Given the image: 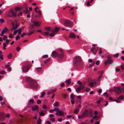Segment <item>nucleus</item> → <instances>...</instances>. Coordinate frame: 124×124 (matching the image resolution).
I'll use <instances>...</instances> for the list:
<instances>
[{"label":"nucleus","mask_w":124,"mask_h":124,"mask_svg":"<svg viewBox=\"0 0 124 124\" xmlns=\"http://www.w3.org/2000/svg\"><path fill=\"white\" fill-rule=\"evenodd\" d=\"M81 89L79 88H77L76 89V91L78 93L80 92Z\"/></svg>","instance_id":"2f4dec72"},{"label":"nucleus","mask_w":124,"mask_h":124,"mask_svg":"<svg viewBox=\"0 0 124 124\" xmlns=\"http://www.w3.org/2000/svg\"><path fill=\"white\" fill-rule=\"evenodd\" d=\"M124 98V96L123 95H121L118 98H117V99H121L122 100Z\"/></svg>","instance_id":"72a5a7b5"},{"label":"nucleus","mask_w":124,"mask_h":124,"mask_svg":"<svg viewBox=\"0 0 124 124\" xmlns=\"http://www.w3.org/2000/svg\"><path fill=\"white\" fill-rule=\"evenodd\" d=\"M91 90V89L89 88H87L86 89V91L87 92H89Z\"/></svg>","instance_id":"13d9d810"},{"label":"nucleus","mask_w":124,"mask_h":124,"mask_svg":"<svg viewBox=\"0 0 124 124\" xmlns=\"http://www.w3.org/2000/svg\"><path fill=\"white\" fill-rule=\"evenodd\" d=\"M26 33H23L21 35V37H23L24 36H25L26 34Z\"/></svg>","instance_id":"338daca9"},{"label":"nucleus","mask_w":124,"mask_h":124,"mask_svg":"<svg viewBox=\"0 0 124 124\" xmlns=\"http://www.w3.org/2000/svg\"><path fill=\"white\" fill-rule=\"evenodd\" d=\"M64 83H62L60 85V86L61 87H63L64 86Z\"/></svg>","instance_id":"e2e57ef3"},{"label":"nucleus","mask_w":124,"mask_h":124,"mask_svg":"<svg viewBox=\"0 0 124 124\" xmlns=\"http://www.w3.org/2000/svg\"><path fill=\"white\" fill-rule=\"evenodd\" d=\"M39 9V8L37 6L36 7L34 8V10L36 12V13L38 12V11H37V9Z\"/></svg>","instance_id":"5fc2aeb1"},{"label":"nucleus","mask_w":124,"mask_h":124,"mask_svg":"<svg viewBox=\"0 0 124 124\" xmlns=\"http://www.w3.org/2000/svg\"><path fill=\"white\" fill-rule=\"evenodd\" d=\"M8 30V29L7 28H4V30H2L0 34V35L1 36L3 35V34L6 32H7Z\"/></svg>","instance_id":"f8f14e48"},{"label":"nucleus","mask_w":124,"mask_h":124,"mask_svg":"<svg viewBox=\"0 0 124 124\" xmlns=\"http://www.w3.org/2000/svg\"><path fill=\"white\" fill-rule=\"evenodd\" d=\"M36 70L38 72L40 71L41 70V68L39 67L36 68Z\"/></svg>","instance_id":"58836bf2"},{"label":"nucleus","mask_w":124,"mask_h":124,"mask_svg":"<svg viewBox=\"0 0 124 124\" xmlns=\"http://www.w3.org/2000/svg\"><path fill=\"white\" fill-rule=\"evenodd\" d=\"M52 33L49 34V35L51 37H53L54 36V34L55 33H53L52 32Z\"/></svg>","instance_id":"3c124183"},{"label":"nucleus","mask_w":124,"mask_h":124,"mask_svg":"<svg viewBox=\"0 0 124 124\" xmlns=\"http://www.w3.org/2000/svg\"><path fill=\"white\" fill-rule=\"evenodd\" d=\"M111 56L109 55L107 57V60H106L104 62V64L106 65L107 63L110 64L113 61L112 60H111Z\"/></svg>","instance_id":"0eeeda50"},{"label":"nucleus","mask_w":124,"mask_h":124,"mask_svg":"<svg viewBox=\"0 0 124 124\" xmlns=\"http://www.w3.org/2000/svg\"><path fill=\"white\" fill-rule=\"evenodd\" d=\"M121 67L122 70H123L124 69V63L121 65Z\"/></svg>","instance_id":"49530a36"},{"label":"nucleus","mask_w":124,"mask_h":124,"mask_svg":"<svg viewBox=\"0 0 124 124\" xmlns=\"http://www.w3.org/2000/svg\"><path fill=\"white\" fill-rule=\"evenodd\" d=\"M50 120L52 122H54L55 121V119L54 118H50Z\"/></svg>","instance_id":"79ce46f5"},{"label":"nucleus","mask_w":124,"mask_h":124,"mask_svg":"<svg viewBox=\"0 0 124 124\" xmlns=\"http://www.w3.org/2000/svg\"><path fill=\"white\" fill-rule=\"evenodd\" d=\"M103 95L106 96L107 97H108V95L107 92H105L103 93Z\"/></svg>","instance_id":"bf43d9fd"},{"label":"nucleus","mask_w":124,"mask_h":124,"mask_svg":"<svg viewBox=\"0 0 124 124\" xmlns=\"http://www.w3.org/2000/svg\"><path fill=\"white\" fill-rule=\"evenodd\" d=\"M32 22L33 23V25L37 27H39L40 25V23L39 21H33Z\"/></svg>","instance_id":"9d476101"},{"label":"nucleus","mask_w":124,"mask_h":124,"mask_svg":"<svg viewBox=\"0 0 124 124\" xmlns=\"http://www.w3.org/2000/svg\"><path fill=\"white\" fill-rule=\"evenodd\" d=\"M41 120L40 118L39 117L37 120V124H40L41 123Z\"/></svg>","instance_id":"393cba45"},{"label":"nucleus","mask_w":124,"mask_h":124,"mask_svg":"<svg viewBox=\"0 0 124 124\" xmlns=\"http://www.w3.org/2000/svg\"><path fill=\"white\" fill-rule=\"evenodd\" d=\"M114 90L118 94H119L122 92V91L123 90V92L124 93V89L122 88L121 90L120 88L118 87H114Z\"/></svg>","instance_id":"423d86ee"},{"label":"nucleus","mask_w":124,"mask_h":124,"mask_svg":"<svg viewBox=\"0 0 124 124\" xmlns=\"http://www.w3.org/2000/svg\"><path fill=\"white\" fill-rule=\"evenodd\" d=\"M99 117H98L97 116H94L93 118V119H94L96 118H97L96 119V120H97V119H98L99 118Z\"/></svg>","instance_id":"ea45409f"},{"label":"nucleus","mask_w":124,"mask_h":124,"mask_svg":"<svg viewBox=\"0 0 124 124\" xmlns=\"http://www.w3.org/2000/svg\"><path fill=\"white\" fill-rule=\"evenodd\" d=\"M71 79H69L66 80L65 82L68 85L70 84L71 82Z\"/></svg>","instance_id":"5701e85b"},{"label":"nucleus","mask_w":124,"mask_h":124,"mask_svg":"<svg viewBox=\"0 0 124 124\" xmlns=\"http://www.w3.org/2000/svg\"><path fill=\"white\" fill-rule=\"evenodd\" d=\"M51 56L53 57H57L60 60L63 58L64 55L62 50V49H60L57 53L55 51H53L52 53Z\"/></svg>","instance_id":"f03ea898"},{"label":"nucleus","mask_w":124,"mask_h":124,"mask_svg":"<svg viewBox=\"0 0 124 124\" xmlns=\"http://www.w3.org/2000/svg\"><path fill=\"white\" fill-rule=\"evenodd\" d=\"M98 48H99V47H96V48L95 49V52H93V53L94 54H95L97 52V51L99 50V49H98Z\"/></svg>","instance_id":"473e14b6"},{"label":"nucleus","mask_w":124,"mask_h":124,"mask_svg":"<svg viewBox=\"0 0 124 124\" xmlns=\"http://www.w3.org/2000/svg\"><path fill=\"white\" fill-rule=\"evenodd\" d=\"M0 21L2 23H3L5 22V21L3 19H0Z\"/></svg>","instance_id":"0e129e2a"},{"label":"nucleus","mask_w":124,"mask_h":124,"mask_svg":"<svg viewBox=\"0 0 124 124\" xmlns=\"http://www.w3.org/2000/svg\"><path fill=\"white\" fill-rule=\"evenodd\" d=\"M48 57V56L47 55H43L42 57V58H47Z\"/></svg>","instance_id":"603ef678"},{"label":"nucleus","mask_w":124,"mask_h":124,"mask_svg":"<svg viewBox=\"0 0 124 124\" xmlns=\"http://www.w3.org/2000/svg\"><path fill=\"white\" fill-rule=\"evenodd\" d=\"M26 81L29 83V86L33 89H37L39 87L38 84L35 81L29 77L26 78Z\"/></svg>","instance_id":"f257e3e1"},{"label":"nucleus","mask_w":124,"mask_h":124,"mask_svg":"<svg viewBox=\"0 0 124 124\" xmlns=\"http://www.w3.org/2000/svg\"><path fill=\"white\" fill-rule=\"evenodd\" d=\"M69 37L74 39L76 38V36L73 33H71L70 34Z\"/></svg>","instance_id":"ddd939ff"},{"label":"nucleus","mask_w":124,"mask_h":124,"mask_svg":"<svg viewBox=\"0 0 124 124\" xmlns=\"http://www.w3.org/2000/svg\"><path fill=\"white\" fill-rule=\"evenodd\" d=\"M58 103L57 102H55L54 105L55 107H57L58 106Z\"/></svg>","instance_id":"de8ad7c7"},{"label":"nucleus","mask_w":124,"mask_h":124,"mask_svg":"<svg viewBox=\"0 0 124 124\" xmlns=\"http://www.w3.org/2000/svg\"><path fill=\"white\" fill-rule=\"evenodd\" d=\"M8 38V37L6 35H4L3 38V40H5L6 39H7Z\"/></svg>","instance_id":"09e8293b"},{"label":"nucleus","mask_w":124,"mask_h":124,"mask_svg":"<svg viewBox=\"0 0 124 124\" xmlns=\"http://www.w3.org/2000/svg\"><path fill=\"white\" fill-rule=\"evenodd\" d=\"M86 117V116H85L84 115H83V114L81 115H79L78 116V118L79 119H81L83 118H85Z\"/></svg>","instance_id":"412c9836"},{"label":"nucleus","mask_w":124,"mask_h":124,"mask_svg":"<svg viewBox=\"0 0 124 124\" xmlns=\"http://www.w3.org/2000/svg\"><path fill=\"white\" fill-rule=\"evenodd\" d=\"M47 111V110H42L41 112H39V115L40 116H43L46 114Z\"/></svg>","instance_id":"1a4fd4ad"},{"label":"nucleus","mask_w":124,"mask_h":124,"mask_svg":"<svg viewBox=\"0 0 124 124\" xmlns=\"http://www.w3.org/2000/svg\"><path fill=\"white\" fill-rule=\"evenodd\" d=\"M30 68V67L29 65L26 66L22 69V70L24 72H27Z\"/></svg>","instance_id":"6e6552de"},{"label":"nucleus","mask_w":124,"mask_h":124,"mask_svg":"<svg viewBox=\"0 0 124 124\" xmlns=\"http://www.w3.org/2000/svg\"><path fill=\"white\" fill-rule=\"evenodd\" d=\"M5 71H2L0 72V74H4L5 73Z\"/></svg>","instance_id":"6e6d98bb"},{"label":"nucleus","mask_w":124,"mask_h":124,"mask_svg":"<svg viewBox=\"0 0 124 124\" xmlns=\"http://www.w3.org/2000/svg\"><path fill=\"white\" fill-rule=\"evenodd\" d=\"M62 95L63 98L65 99H66V98L67 96V94L65 93H62Z\"/></svg>","instance_id":"c756f323"},{"label":"nucleus","mask_w":124,"mask_h":124,"mask_svg":"<svg viewBox=\"0 0 124 124\" xmlns=\"http://www.w3.org/2000/svg\"><path fill=\"white\" fill-rule=\"evenodd\" d=\"M43 108L44 109H47V107L45 104H44L43 105Z\"/></svg>","instance_id":"8fccbe9b"},{"label":"nucleus","mask_w":124,"mask_h":124,"mask_svg":"<svg viewBox=\"0 0 124 124\" xmlns=\"http://www.w3.org/2000/svg\"><path fill=\"white\" fill-rule=\"evenodd\" d=\"M85 116L87 117L88 116V110L87 109H86L85 110L84 112L83 113Z\"/></svg>","instance_id":"dca6fc26"},{"label":"nucleus","mask_w":124,"mask_h":124,"mask_svg":"<svg viewBox=\"0 0 124 124\" xmlns=\"http://www.w3.org/2000/svg\"><path fill=\"white\" fill-rule=\"evenodd\" d=\"M24 12L25 13L27 14L30 12L27 9V8H26L25 9L23 10Z\"/></svg>","instance_id":"4be33fe9"},{"label":"nucleus","mask_w":124,"mask_h":124,"mask_svg":"<svg viewBox=\"0 0 124 124\" xmlns=\"http://www.w3.org/2000/svg\"><path fill=\"white\" fill-rule=\"evenodd\" d=\"M18 34L20 35L21 34L22 30H21V29H19L18 30Z\"/></svg>","instance_id":"a19ab883"},{"label":"nucleus","mask_w":124,"mask_h":124,"mask_svg":"<svg viewBox=\"0 0 124 124\" xmlns=\"http://www.w3.org/2000/svg\"><path fill=\"white\" fill-rule=\"evenodd\" d=\"M96 48V47L95 48L94 47H92L91 49V51L93 52L94 51Z\"/></svg>","instance_id":"864d4df0"},{"label":"nucleus","mask_w":124,"mask_h":124,"mask_svg":"<svg viewBox=\"0 0 124 124\" xmlns=\"http://www.w3.org/2000/svg\"><path fill=\"white\" fill-rule=\"evenodd\" d=\"M81 61V59L80 56H75L73 59V64L75 66H78L80 65Z\"/></svg>","instance_id":"7ed1b4c3"},{"label":"nucleus","mask_w":124,"mask_h":124,"mask_svg":"<svg viewBox=\"0 0 124 124\" xmlns=\"http://www.w3.org/2000/svg\"><path fill=\"white\" fill-rule=\"evenodd\" d=\"M98 49H99L98 50L99 51V54H101L102 53V48L99 47V48H98Z\"/></svg>","instance_id":"7c9ffc66"},{"label":"nucleus","mask_w":124,"mask_h":124,"mask_svg":"<svg viewBox=\"0 0 124 124\" xmlns=\"http://www.w3.org/2000/svg\"><path fill=\"white\" fill-rule=\"evenodd\" d=\"M70 98L72 100L74 99V96L72 93L71 94L70 96Z\"/></svg>","instance_id":"f704fd0d"},{"label":"nucleus","mask_w":124,"mask_h":124,"mask_svg":"<svg viewBox=\"0 0 124 124\" xmlns=\"http://www.w3.org/2000/svg\"><path fill=\"white\" fill-rule=\"evenodd\" d=\"M12 56V54L11 53L8 56V59H10Z\"/></svg>","instance_id":"4c0bfd02"},{"label":"nucleus","mask_w":124,"mask_h":124,"mask_svg":"<svg viewBox=\"0 0 124 124\" xmlns=\"http://www.w3.org/2000/svg\"><path fill=\"white\" fill-rule=\"evenodd\" d=\"M23 119H19L18 122V124H21L23 122Z\"/></svg>","instance_id":"a878e982"},{"label":"nucleus","mask_w":124,"mask_h":124,"mask_svg":"<svg viewBox=\"0 0 124 124\" xmlns=\"http://www.w3.org/2000/svg\"><path fill=\"white\" fill-rule=\"evenodd\" d=\"M59 28H58L57 27H55L54 30H53L52 31V32L53 33H55V32H57L59 30Z\"/></svg>","instance_id":"a211bd4d"},{"label":"nucleus","mask_w":124,"mask_h":124,"mask_svg":"<svg viewBox=\"0 0 124 124\" xmlns=\"http://www.w3.org/2000/svg\"><path fill=\"white\" fill-rule=\"evenodd\" d=\"M45 92H43L42 93V94L41 95V97H42L44 96L45 95Z\"/></svg>","instance_id":"052dcab7"},{"label":"nucleus","mask_w":124,"mask_h":124,"mask_svg":"<svg viewBox=\"0 0 124 124\" xmlns=\"http://www.w3.org/2000/svg\"><path fill=\"white\" fill-rule=\"evenodd\" d=\"M86 5L88 6H90V3L89 1H88L87 2V3Z\"/></svg>","instance_id":"774afa93"},{"label":"nucleus","mask_w":124,"mask_h":124,"mask_svg":"<svg viewBox=\"0 0 124 124\" xmlns=\"http://www.w3.org/2000/svg\"><path fill=\"white\" fill-rule=\"evenodd\" d=\"M37 103L38 104H39L41 103V101L40 100H38L37 101Z\"/></svg>","instance_id":"680f3d73"},{"label":"nucleus","mask_w":124,"mask_h":124,"mask_svg":"<svg viewBox=\"0 0 124 124\" xmlns=\"http://www.w3.org/2000/svg\"><path fill=\"white\" fill-rule=\"evenodd\" d=\"M18 32V30H15L14 31V32L13 33V34L15 35H16V33H17V32Z\"/></svg>","instance_id":"4d7b16f0"},{"label":"nucleus","mask_w":124,"mask_h":124,"mask_svg":"<svg viewBox=\"0 0 124 124\" xmlns=\"http://www.w3.org/2000/svg\"><path fill=\"white\" fill-rule=\"evenodd\" d=\"M45 29L46 31H52V30L49 27H45Z\"/></svg>","instance_id":"6ab92c4d"},{"label":"nucleus","mask_w":124,"mask_h":124,"mask_svg":"<svg viewBox=\"0 0 124 124\" xmlns=\"http://www.w3.org/2000/svg\"><path fill=\"white\" fill-rule=\"evenodd\" d=\"M12 25V31H13V30H15L17 29L19 26V25L18 24H16L15 26V24L13 23Z\"/></svg>","instance_id":"2eb2a0df"},{"label":"nucleus","mask_w":124,"mask_h":124,"mask_svg":"<svg viewBox=\"0 0 124 124\" xmlns=\"http://www.w3.org/2000/svg\"><path fill=\"white\" fill-rule=\"evenodd\" d=\"M54 111L58 112L59 111V108H54Z\"/></svg>","instance_id":"37998d69"},{"label":"nucleus","mask_w":124,"mask_h":124,"mask_svg":"<svg viewBox=\"0 0 124 124\" xmlns=\"http://www.w3.org/2000/svg\"><path fill=\"white\" fill-rule=\"evenodd\" d=\"M51 59V58L49 57L48 59L45 60L44 61L45 63H47Z\"/></svg>","instance_id":"c85d7f7f"},{"label":"nucleus","mask_w":124,"mask_h":124,"mask_svg":"<svg viewBox=\"0 0 124 124\" xmlns=\"http://www.w3.org/2000/svg\"><path fill=\"white\" fill-rule=\"evenodd\" d=\"M14 36L12 34H10L9 35V37L11 38H14Z\"/></svg>","instance_id":"c03bdc74"},{"label":"nucleus","mask_w":124,"mask_h":124,"mask_svg":"<svg viewBox=\"0 0 124 124\" xmlns=\"http://www.w3.org/2000/svg\"><path fill=\"white\" fill-rule=\"evenodd\" d=\"M79 110L78 109H76L74 112V113L75 114H77L79 111Z\"/></svg>","instance_id":"c9c22d12"},{"label":"nucleus","mask_w":124,"mask_h":124,"mask_svg":"<svg viewBox=\"0 0 124 124\" xmlns=\"http://www.w3.org/2000/svg\"><path fill=\"white\" fill-rule=\"evenodd\" d=\"M85 83H83L81 84L79 86V88L81 90L84 88V86H85Z\"/></svg>","instance_id":"f3484780"},{"label":"nucleus","mask_w":124,"mask_h":124,"mask_svg":"<svg viewBox=\"0 0 124 124\" xmlns=\"http://www.w3.org/2000/svg\"><path fill=\"white\" fill-rule=\"evenodd\" d=\"M35 31V30H33V31H32L31 32H29L28 34V35H30L31 34L33 33Z\"/></svg>","instance_id":"e433bc0d"},{"label":"nucleus","mask_w":124,"mask_h":124,"mask_svg":"<svg viewBox=\"0 0 124 124\" xmlns=\"http://www.w3.org/2000/svg\"><path fill=\"white\" fill-rule=\"evenodd\" d=\"M8 16L10 17H16L17 16L16 13L14 10L13 9H11L9 12Z\"/></svg>","instance_id":"20e7f679"},{"label":"nucleus","mask_w":124,"mask_h":124,"mask_svg":"<svg viewBox=\"0 0 124 124\" xmlns=\"http://www.w3.org/2000/svg\"><path fill=\"white\" fill-rule=\"evenodd\" d=\"M56 115H59L60 116H63L64 115V113L63 112L59 110L56 113Z\"/></svg>","instance_id":"9b49d317"},{"label":"nucleus","mask_w":124,"mask_h":124,"mask_svg":"<svg viewBox=\"0 0 124 124\" xmlns=\"http://www.w3.org/2000/svg\"><path fill=\"white\" fill-rule=\"evenodd\" d=\"M34 101L33 99H31L29 100L28 101V105H29L30 104V103H31L32 104H33L34 103Z\"/></svg>","instance_id":"aec40b11"},{"label":"nucleus","mask_w":124,"mask_h":124,"mask_svg":"<svg viewBox=\"0 0 124 124\" xmlns=\"http://www.w3.org/2000/svg\"><path fill=\"white\" fill-rule=\"evenodd\" d=\"M20 8L18 7H16L15 8V11L16 12V13L17 11H20Z\"/></svg>","instance_id":"cd10ccee"},{"label":"nucleus","mask_w":124,"mask_h":124,"mask_svg":"<svg viewBox=\"0 0 124 124\" xmlns=\"http://www.w3.org/2000/svg\"><path fill=\"white\" fill-rule=\"evenodd\" d=\"M64 25L66 27H71L73 25V23L69 20H67L65 21Z\"/></svg>","instance_id":"39448f33"},{"label":"nucleus","mask_w":124,"mask_h":124,"mask_svg":"<svg viewBox=\"0 0 124 124\" xmlns=\"http://www.w3.org/2000/svg\"><path fill=\"white\" fill-rule=\"evenodd\" d=\"M100 73H101V75L100 76L97 78V82H99V79L101 78L102 76V74L103 73V72L102 71H100Z\"/></svg>","instance_id":"b1692460"},{"label":"nucleus","mask_w":124,"mask_h":124,"mask_svg":"<svg viewBox=\"0 0 124 124\" xmlns=\"http://www.w3.org/2000/svg\"><path fill=\"white\" fill-rule=\"evenodd\" d=\"M39 109V107L37 105H35L34 106L32 107V110L34 111H36L38 110Z\"/></svg>","instance_id":"4468645a"},{"label":"nucleus","mask_w":124,"mask_h":124,"mask_svg":"<svg viewBox=\"0 0 124 124\" xmlns=\"http://www.w3.org/2000/svg\"><path fill=\"white\" fill-rule=\"evenodd\" d=\"M20 38V37L19 36L17 35L16 37V40H18Z\"/></svg>","instance_id":"69168bd1"},{"label":"nucleus","mask_w":124,"mask_h":124,"mask_svg":"<svg viewBox=\"0 0 124 124\" xmlns=\"http://www.w3.org/2000/svg\"><path fill=\"white\" fill-rule=\"evenodd\" d=\"M44 34L46 36H48L49 35V33L48 31L45 32L44 33Z\"/></svg>","instance_id":"a18cd8bd"},{"label":"nucleus","mask_w":124,"mask_h":124,"mask_svg":"<svg viewBox=\"0 0 124 124\" xmlns=\"http://www.w3.org/2000/svg\"><path fill=\"white\" fill-rule=\"evenodd\" d=\"M96 82H91L89 83V85L91 87H92L93 86V84H95Z\"/></svg>","instance_id":"bb28decb"}]
</instances>
